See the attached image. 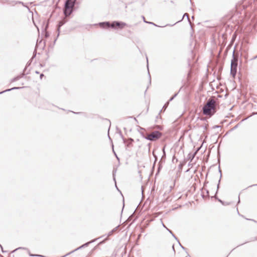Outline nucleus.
<instances>
[{"label": "nucleus", "mask_w": 257, "mask_h": 257, "mask_svg": "<svg viewBox=\"0 0 257 257\" xmlns=\"http://www.w3.org/2000/svg\"><path fill=\"white\" fill-rule=\"evenodd\" d=\"M99 25L101 27H103V28L110 27V24H109V23H107V22L101 23H100Z\"/></svg>", "instance_id": "423d86ee"}, {"label": "nucleus", "mask_w": 257, "mask_h": 257, "mask_svg": "<svg viewBox=\"0 0 257 257\" xmlns=\"http://www.w3.org/2000/svg\"><path fill=\"white\" fill-rule=\"evenodd\" d=\"M76 0H67L65 3V15L69 16L72 12L73 8L75 3Z\"/></svg>", "instance_id": "f03ea898"}, {"label": "nucleus", "mask_w": 257, "mask_h": 257, "mask_svg": "<svg viewBox=\"0 0 257 257\" xmlns=\"http://www.w3.org/2000/svg\"><path fill=\"white\" fill-rule=\"evenodd\" d=\"M185 16H186L187 17H188V15H187V14H184V17Z\"/></svg>", "instance_id": "9d476101"}, {"label": "nucleus", "mask_w": 257, "mask_h": 257, "mask_svg": "<svg viewBox=\"0 0 257 257\" xmlns=\"http://www.w3.org/2000/svg\"><path fill=\"white\" fill-rule=\"evenodd\" d=\"M133 140L132 139H131L129 141V143L128 144H127V146H128L129 145H131L132 144V142Z\"/></svg>", "instance_id": "1a4fd4ad"}, {"label": "nucleus", "mask_w": 257, "mask_h": 257, "mask_svg": "<svg viewBox=\"0 0 257 257\" xmlns=\"http://www.w3.org/2000/svg\"><path fill=\"white\" fill-rule=\"evenodd\" d=\"M175 251L174 248H173L172 249H171V255L174 256L175 255Z\"/></svg>", "instance_id": "0eeeda50"}, {"label": "nucleus", "mask_w": 257, "mask_h": 257, "mask_svg": "<svg viewBox=\"0 0 257 257\" xmlns=\"http://www.w3.org/2000/svg\"><path fill=\"white\" fill-rule=\"evenodd\" d=\"M237 66V60L235 59V58H233V59L232 60L231 63V74L233 76V77H234L236 74Z\"/></svg>", "instance_id": "20e7f679"}, {"label": "nucleus", "mask_w": 257, "mask_h": 257, "mask_svg": "<svg viewBox=\"0 0 257 257\" xmlns=\"http://www.w3.org/2000/svg\"><path fill=\"white\" fill-rule=\"evenodd\" d=\"M161 136L162 134L160 132L158 131H155L150 134H147L146 138L148 140L151 141H156L159 139L161 137Z\"/></svg>", "instance_id": "7ed1b4c3"}, {"label": "nucleus", "mask_w": 257, "mask_h": 257, "mask_svg": "<svg viewBox=\"0 0 257 257\" xmlns=\"http://www.w3.org/2000/svg\"><path fill=\"white\" fill-rule=\"evenodd\" d=\"M43 76L42 74H41V78L42 79V76Z\"/></svg>", "instance_id": "9b49d317"}, {"label": "nucleus", "mask_w": 257, "mask_h": 257, "mask_svg": "<svg viewBox=\"0 0 257 257\" xmlns=\"http://www.w3.org/2000/svg\"><path fill=\"white\" fill-rule=\"evenodd\" d=\"M181 257H190L186 253H184Z\"/></svg>", "instance_id": "6e6552de"}, {"label": "nucleus", "mask_w": 257, "mask_h": 257, "mask_svg": "<svg viewBox=\"0 0 257 257\" xmlns=\"http://www.w3.org/2000/svg\"><path fill=\"white\" fill-rule=\"evenodd\" d=\"M125 26V24L122 22H113L110 26L112 28H118L120 29L123 28Z\"/></svg>", "instance_id": "39448f33"}, {"label": "nucleus", "mask_w": 257, "mask_h": 257, "mask_svg": "<svg viewBox=\"0 0 257 257\" xmlns=\"http://www.w3.org/2000/svg\"><path fill=\"white\" fill-rule=\"evenodd\" d=\"M216 101L214 99H211L204 106L203 108V114L211 116L215 112Z\"/></svg>", "instance_id": "f257e3e1"}]
</instances>
